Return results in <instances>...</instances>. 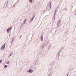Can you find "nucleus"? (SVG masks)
<instances>
[{
	"label": "nucleus",
	"instance_id": "f257e3e1",
	"mask_svg": "<svg viewBox=\"0 0 76 76\" xmlns=\"http://www.w3.org/2000/svg\"><path fill=\"white\" fill-rule=\"evenodd\" d=\"M50 10H51V7L50 6H49L48 5L45 10L44 11V12H45L47 11H49Z\"/></svg>",
	"mask_w": 76,
	"mask_h": 76
},
{
	"label": "nucleus",
	"instance_id": "f03ea898",
	"mask_svg": "<svg viewBox=\"0 0 76 76\" xmlns=\"http://www.w3.org/2000/svg\"><path fill=\"white\" fill-rule=\"evenodd\" d=\"M27 72L28 73H32V72H33V70L30 69L29 71H27Z\"/></svg>",
	"mask_w": 76,
	"mask_h": 76
},
{
	"label": "nucleus",
	"instance_id": "7ed1b4c3",
	"mask_svg": "<svg viewBox=\"0 0 76 76\" xmlns=\"http://www.w3.org/2000/svg\"><path fill=\"white\" fill-rule=\"evenodd\" d=\"M12 29V27H10V28H9L7 30V33H9V31H10V30Z\"/></svg>",
	"mask_w": 76,
	"mask_h": 76
},
{
	"label": "nucleus",
	"instance_id": "20e7f679",
	"mask_svg": "<svg viewBox=\"0 0 76 76\" xmlns=\"http://www.w3.org/2000/svg\"><path fill=\"white\" fill-rule=\"evenodd\" d=\"M61 25V23H60V21H59L58 22V27L60 26Z\"/></svg>",
	"mask_w": 76,
	"mask_h": 76
},
{
	"label": "nucleus",
	"instance_id": "39448f33",
	"mask_svg": "<svg viewBox=\"0 0 76 76\" xmlns=\"http://www.w3.org/2000/svg\"><path fill=\"white\" fill-rule=\"evenodd\" d=\"M4 48H5V45H3L1 47V49L2 50H4Z\"/></svg>",
	"mask_w": 76,
	"mask_h": 76
},
{
	"label": "nucleus",
	"instance_id": "423d86ee",
	"mask_svg": "<svg viewBox=\"0 0 76 76\" xmlns=\"http://www.w3.org/2000/svg\"><path fill=\"white\" fill-rule=\"evenodd\" d=\"M42 35H43V34H42V35H41V41H43V37L42 36Z\"/></svg>",
	"mask_w": 76,
	"mask_h": 76
},
{
	"label": "nucleus",
	"instance_id": "0eeeda50",
	"mask_svg": "<svg viewBox=\"0 0 76 76\" xmlns=\"http://www.w3.org/2000/svg\"><path fill=\"white\" fill-rule=\"evenodd\" d=\"M14 40H15V38H13L11 40V43L12 44V43H13V41H14Z\"/></svg>",
	"mask_w": 76,
	"mask_h": 76
},
{
	"label": "nucleus",
	"instance_id": "6e6552de",
	"mask_svg": "<svg viewBox=\"0 0 76 76\" xmlns=\"http://www.w3.org/2000/svg\"><path fill=\"white\" fill-rule=\"evenodd\" d=\"M44 46H45V44L44 43L42 44V49L44 47Z\"/></svg>",
	"mask_w": 76,
	"mask_h": 76
},
{
	"label": "nucleus",
	"instance_id": "1a4fd4ad",
	"mask_svg": "<svg viewBox=\"0 0 76 76\" xmlns=\"http://www.w3.org/2000/svg\"><path fill=\"white\" fill-rule=\"evenodd\" d=\"M57 10H55V13L54 15H56V13H57Z\"/></svg>",
	"mask_w": 76,
	"mask_h": 76
},
{
	"label": "nucleus",
	"instance_id": "9d476101",
	"mask_svg": "<svg viewBox=\"0 0 76 76\" xmlns=\"http://www.w3.org/2000/svg\"><path fill=\"white\" fill-rule=\"evenodd\" d=\"M55 16H56V15L54 14V15L53 18V19H55Z\"/></svg>",
	"mask_w": 76,
	"mask_h": 76
},
{
	"label": "nucleus",
	"instance_id": "9b49d317",
	"mask_svg": "<svg viewBox=\"0 0 76 76\" xmlns=\"http://www.w3.org/2000/svg\"><path fill=\"white\" fill-rule=\"evenodd\" d=\"M8 3V2H7L6 3H5V4H4V6H6H6H7Z\"/></svg>",
	"mask_w": 76,
	"mask_h": 76
},
{
	"label": "nucleus",
	"instance_id": "f8f14e48",
	"mask_svg": "<svg viewBox=\"0 0 76 76\" xmlns=\"http://www.w3.org/2000/svg\"><path fill=\"white\" fill-rule=\"evenodd\" d=\"M12 54H13V53L12 52L11 53H10V56H9V57H10V56H12Z\"/></svg>",
	"mask_w": 76,
	"mask_h": 76
},
{
	"label": "nucleus",
	"instance_id": "ddd939ff",
	"mask_svg": "<svg viewBox=\"0 0 76 76\" xmlns=\"http://www.w3.org/2000/svg\"><path fill=\"white\" fill-rule=\"evenodd\" d=\"M7 67V65H5L4 66V69H6V67Z\"/></svg>",
	"mask_w": 76,
	"mask_h": 76
},
{
	"label": "nucleus",
	"instance_id": "4468645a",
	"mask_svg": "<svg viewBox=\"0 0 76 76\" xmlns=\"http://www.w3.org/2000/svg\"><path fill=\"white\" fill-rule=\"evenodd\" d=\"M33 20H32V19H31L30 20V23H32V21H33Z\"/></svg>",
	"mask_w": 76,
	"mask_h": 76
},
{
	"label": "nucleus",
	"instance_id": "2eb2a0df",
	"mask_svg": "<svg viewBox=\"0 0 76 76\" xmlns=\"http://www.w3.org/2000/svg\"><path fill=\"white\" fill-rule=\"evenodd\" d=\"M27 20L26 19L25 20H24V22L23 23V24H25V23L26 22V21Z\"/></svg>",
	"mask_w": 76,
	"mask_h": 76
},
{
	"label": "nucleus",
	"instance_id": "dca6fc26",
	"mask_svg": "<svg viewBox=\"0 0 76 76\" xmlns=\"http://www.w3.org/2000/svg\"><path fill=\"white\" fill-rule=\"evenodd\" d=\"M32 0H29V1L30 3H32Z\"/></svg>",
	"mask_w": 76,
	"mask_h": 76
},
{
	"label": "nucleus",
	"instance_id": "f3484780",
	"mask_svg": "<svg viewBox=\"0 0 76 76\" xmlns=\"http://www.w3.org/2000/svg\"><path fill=\"white\" fill-rule=\"evenodd\" d=\"M51 2H49V4H50V5H49V6H50L51 7Z\"/></svg>",
	"mask_w": 76,
	"mask_h": 76
},
{
	"label": "nucleus",
	"instance_id": "a211bd4d",
	"mask_svg": "<svg viewBox=\"0 0 76 76\" xmlns=\"http://www.w3.org/2000/svg\"><path fill=\"white\" fill-rule=\"evenodd\" d=\"M63 50V48H62L60 50V51H62Z\"/></svg>",
	"mask_w": 76,
	"mask_h": 76
},
{
	"label": "nucleus",
	"instance_id": "6ab92c4d",
	"mask_svg": "<svg viewBox=\"0 0 76 76\" xmlns=\"http://www.w3.org/2000/svg\"><path fill=\"white\" fill-rule=\"evenodd\" d=\"M3 60V59H2L1 60H0V63H1L2 62V61Z\"/></svg>",
	"mask_w": 76,
	"mask_h": 76
},
{
	"label": "nucleus",
	"instance_id": "aec40b11",
	"mask_svg": "<svg viewBox=\"0 0 76 76\" xmlns=\"http://www.w3.org/2000/svg\"><path fill=\"white\" fill-rule=\"evenodd\" d=\"M34 17H33L32 19L31 20H33V19H34Z\"/></svg>",
	"mask_w": 76,
	"mask_h": 76
},
{
	"label": "nucleus",
	"instance_id": "412c9836",
	"mask_svg": "<svg viewBox=\"0 0 76 76\" xmlns=\"http://www.w3.org/2000/svg\"><path fill=\"white\" fill-rule=\"evenodd\" d=\"M58 7H57V8H56V9H57V10H58Z\"/></svg>",
	"mask_w": 76,
	"mask_h": 76
},
{
	"label": "nucleus",
	"instance_id": "4be33fe9",
	"mask_svg": "<svg viewBox=\"0 0 76 76\" xmlns=\"http://www.w3.org/2000/svg\"><path fill=\"white\" fill-rule=\"evenodd\" d=\"M58 56H60V53H58Z\"/></svg>",
	"mask_w": 76,
	"mask_h": 76
},
{
	"label": "nucleus",
	"instance_id": "5701e85b",
	"mask_svg": "<svg viewBox=\"0 0 76 76\" xmlns=\"http://www.w3.org/2000/svg\"><path fill=\"white\" fill-rule=\"evenodd\" d=\"M7 64H8L9 63V62H8L7 63Z\"/></svg>",
	"mask_w": 76,
	"mask_h": 76
},
{
	"label": "nucleus",
	"instance_id": "b1692460",
	"mask_svg": "<svg viewBox=\"0 0 76 76\" xmlns=\"http://www.w3.org/2000/svg\"><path fill=\"white\" fill-rule=\"evenodd\" d=\"M69 73L67 75V76H69Z\"/></svg>",
	"mask_w": 76,
	"mask_h": 76
},
{
	"label": "nucleus",
	"instance_id": "393cba45",
	"mask_svg": "<svg viewBox=\"0 0 76 76\" xmlns=\"http://www.w3.org/2000/svg\"><path fill=\"white\" fill-rule=\"evenodd\" d=\"M65 9V10H67V9Z\"/></svg>",
	"mask_w": 76,
	"mask_h": 76
},
{
	"label": "nucleus",
	"instance_id": "a878e982",
	"mask_svg": "<svg viewBox=\"0 0 76 76\" xmlns=\"http://www.w3.org/2000/svg\"><path fill=\"white\" fill-rule=\"evenodd\" d=\"M36 63H37V61H36Z\"/></svg>",
	"mask_w": 76,
	"mask_h": 76
},
{
	"label": "nucleus",
	"instance_id": "bb28decb",
	"mask_svg": "<svg viewBox=\"0 0 76 76\" xmlns=\"http://www.w3.org/2000/svg\"><path fill=\"white\" fill-rule=\"evenodd\" d=\"M35 64H37L35 63Z\"/></svg>",
	"mask_w": 76,
	"mask_h": 76
},
{
	"label": "nucleus",
	"instance_id": "cd10ccee",
	"mask_svg": "<svg viewBox=\"0 0 76 76\" xmlns=\"http://www.w3.org/2000/svg\"><path fill=\"white\" fill-rule=\"evenodd\" d=\"M74 72H76V71H74Z\"/></svg>",
	"mask_w": 76,
	"mask_h": 76
},
{
	"label": "nucleus",
	"instance_id": "c85d7f7f",
	"mask_svg": "<svg viewBox=\"0 0 76 76\" xmlns=\"http://www.w3.org/2000/svg\"><path fill=\"white\" fill-rule=\"evenodd\" d=\"M48 76H50V75H48Z\"/></svg>",
	"mask_w": 76,
	"mask_h": 76
}]
</instances>
